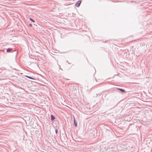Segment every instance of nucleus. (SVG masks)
Instances as JSON below:
<instances>
[{"label":"nucleus","instance_id":"f257e3e1","mask_svg":"<svg viewBox=\"0 0 152 152\" xmlns=\"http://www.w3.org/2000/svg\"><path fill=\"white\" fill-rule=\"evenodd\" d=\"M81 1H79L75 4V6L77 7H78L80 6V4L81 3Z\"/></svg>","mask_w":152,"mask_h":152},{"label":"nucleus","instance_id":"f03ea898","mask_svg":"<svg viewBox=\"0 0 152 152\" xmlns=\"http://www.w3.org/2000/svg\"><path fill=\"white\" fill-rule=\"evenodd\" d=\"M51 118L52 121H53L55 119V118L53 115H51Z\"/></svg>","mask_w":152,"mask_h":152},{"label":"nucleus","instance_id":"7ed1b4c3","mask_svg":"<svg viewBox=\"0 0 152 152\" xmlns=\"http://www.w3.org/2000/svg\"><path fill=\"white\" fill-rule=\"evenodd\" d=\"M117 89H118V90H119L121 91V92H125V90H124L123 89H122L117 88Z\"/></svg>","mask_w":152,"mask_h":152},{"label":"nucleus","instance_id":"20e7f679","mask_svg":"<svg viewBox=\"0 0 152 152\" xmlns=\"http://www.w3.org/2000/svg\"><path fill=\"white\" fill-rule=\"evenodd\" d=\"M74 124H75V126L77 127V123L75 122V118L74 117Z\"/></svg>","mask_w":152,"mask_h":152},{"label":"nucleus","instance_id":"39448f33","mask_svg":"<svg viewBox=\"0 0 152 152\" xmlns=\"http://www.w3.org/2000/svg\"><path fill=\"white\" fill-rule=\"evenodd\" d=\"M26 76V77H27L28 78H29V79H34L32 78L31 77H29V76Z\"/></svg>","mask_w":152,"mask_h":152},{"label":"nucleus","instance_id":"423d86ee","mask_svg":"<svg viewBox=\"0 0 152 152\" xmlns=\"http://www.w3.org/2000/svg\"><path fill=\"white\" fill-rule=\"evenodd\" d=\"M30 20H31V21H32L33 22H34V21L33 20H32V19H31V18H30Z\"/></svg>","mask_w":152,"mask_h":152},{"label":"nucleus","instance_id":"0eeeda50","mask_svg":"<svg viewBox=\"0 0 152 152\" xmlns=\"http://www.w3.org/2000/svg\"><path fill=\"white\" fill-rule=\"evenodd\" d=\"M58 130H57V129H56V134H57V133H58Z\"/></svg>","mask_w":152,"mask_h":152},{"label":"nucleus","instance_id":"6e6552de","mask_svg":"<svg viewBox=\"0 0 152 152\" xmlns=\"http://www.w3.org/2000/svg\"><path fill=\"white\" fill-rule=\"evenodd\" d=\"M29 26L30 27H31L32 26V24H30L29 25Z\"/></svg>","mask_w":152,"mask_h":152},{"label":"nucleus","instance_id":"1a4fd4ad","mask_svg":"<svg viewBox=\"0 0 152 152\" xmlns=\"http://www.w3.org/2000/svg\"><path fill=\"white\" fill-rule=\"evenodd\" d=\"M7 52H9V49H7Z\"/></svg>","mask_w":152,"mask_h":152}]
</instances>
